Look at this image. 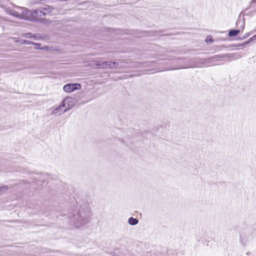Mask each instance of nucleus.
Instances as JSON below:
<instances>
[{"label": "nucleus", "mask_w": 256, "mask_h": 256, "mask_svg": "<svg viewBox=\"0 0 256 256\" xmlns=\"http://www.w3.org/2000/svg\"><path fill=\"white\" fill-rule=\"evenodd\" d=\"M7 13L14 17L24 20H28L32 16V12L25 8L17 7L16 10H8Z\"/></svg>", "instance_id": "nucleus-1"}, {"label": "nucleus", "mask_w": 256, "mask_h": 256, "mask_svg": "<svg viewBox=\"0 0 256 256\" xmlns=\"http://www.w3.org/2000/svg\"><path fill=\"white\" fill-rule=\"evenodd\" d=\"M70 222L75 227L79 228L88 224V220L84 214L76 212L70 216Z\"/></svg>", "instance_id": "nucleus-2"}, {"label": "nucleus", "mask_w": 256, "mask_h": 256, "mask_svg": "<svg viewBox=\"0 0 256 256\" xmlns=\"http://www.w3.org/2000/svg\"><path fill=\"white\" fill-rule=\"evenodd\" d=\"M56 14V10L49 6H45L38 10L32 12V16L34 17H41L43 16H52Z\"/></svg>", "instance_id": "nucleus-3"}, {"label": "nucleus", "mask_w": 256, "mask_h": 256, "mask_svg": "<svg viewBox=\"0 0 256 256\" xmlns=\"http://www.w3.org/2000/svg\"><path fill=\"white\" fill-rule=\"evenodd\" d=\"M76 104L75 100L72 97L66 98L61 104V106L65 108L64 112H66L72 108Z\"/></svg>", "instance_id": "nucleus-4"}, {"label": "nucleus", "mask_w": 256, "mask_h": 256, "mask_svg": "<svg viewBox=\"0 0 256 256\" xmlns=\"http://www.w3.org/2000/svg\"><path fill=\"white\" fill-rule=\"evenodd\" d=\"M80 88L81 86L78 84H68L63 87V90L66 92H72L75 90H78Z\"/></svg>", "instance_id": "nucleus-5"}, {"label": "nucleus", "mask_w": 256, "mask_h": 256, "mask_svg": "<svg viewBox=\"0 0 256 256\" xmlns=\"http://www.w3.org/2000/svg\"><path fill=\"white\" fill-rule=\"evenodd\" d=\"M96 65L103 68H113L118 66V64L116 62H102L100 61L96 63Z\"/></svg>", "instance_id": "nucleus-6"}, {"label": "nucleus", "mask_w": 256, "mask_h": 256, "mask_svg": "<svg viewBox=\"0 0 256 256\" xmlns=\"http://www.w3.org/2000/svg\"><path fill=\"white\" fill-rule=\"evenodd\" d=\"M64 108L63 106H61V104L59 106L53 107L52 108L51 114L53 116H58L62 114L64 112V110L62 109Z\"/></svg>", "instance_id": "nucleus-7"}, {"label": "nucleus", "mask_w": 256, "mask_h": 256, "mask_svg": "<svg viewBox=\"0 0 256 256\" xmlns=\"http://www.w3.org/2000/svg\"><path fill=\"white\" fill-rule=\"evenodd\" d=\"M22 36L26 38H32L34 40H37V36L34 34H32L31 33H26L22 34Z\"/></svg>", "instance_id": "nucleus-8"}, {"label": "nucleus", "mask_w": 256, "mask_h": 256, "mask_svg": "<svg viewBox=\"0 0 256 256\" xmlns=\"http://www.w3.org/2000/svg\"><path fill=\"white\" fill-rule=\"evenodd\" d=\"M240 32V30H230L228 36L232 37L238 35Z\"/></svg>", "instance_id": "nucleus-9"}, {"label": "nucleus", "mask_w": 256, "mask_h": 256, "mask_svg": "<svg viewBox=\"0 0 256 256\" xmlns=\"http://www.w3.org/2000/svg\"><path fill=\"white\" fill-rule=\"evenodd\" d=\"M128 224L132 226H134L138 224V220L132 217L130 218L128 220Z\"/></svg>", "instance_id": "nucleus-10"}, {"label": "nucleus", "mask_w": 256, "mask_h": 256, "mask_svg": "<svg viewBox=\"0 0 256 256\" xmlns=\"http://www.w3.org/2000/svg\"><path fill=\"white\" fill-rule=\"evenodd\" d=\"M21 44H34V43H33L29 40H21Z\"/></svg>", "instance_id": "nucleus-11"}, {"label": "nucleus", "mask_w": 256, "mask_h": 256, "mask_svg": "<svg viewBox=\"0 0 256 256\" xmlns=\"http://www.w3.org/2000/svg\"><path fill=\"white\" fill-rule=\"evenodd\" d=\"M8 190V187L6 186H4L0 187V194L6 192Z\"/></svg>", "instance_id": "nucleus-12"}, {"label": "nucleus", "mask_w": 256, "mask_h": 256, "mask_svg": "<svg viewBox=\"0 0 256 256\" xmlns=\"http://www.w3.org/2000/svg\"><path fill=\"white\" fill-rule=\"evenodd\" d=\"M220 58H224V57L230 58V56L229 54H227L225 55L224 56H220Z\"/></svg>", "instance_id": "nucleus-13"}, {"label": "nucleus", "mask_w": 256, "mask_h": 256, "mask_svg": "<svg viewBox=\"0 0 256 256\" xmlns=\"http://www.w3.org/2000/svg\"><path fill=\"white\" fill-rule=\"evenodd\" d=\"M249 42H250L248 41L246 42H244L242 44V46H244V44H248Z\"/></svg>", "instance_id": "nucleus-14"}, {"label": "nucleus", "mask_w": 256, "mask_h": 256, "mask_svg": "<svg viewBox=\"0 0 256 256\" xmlns=\"http://www.w3.org/2000/svg\"><path fill=\"white\" fill-rule=\"evenodd\" d=\"M250 36V34L248 33V34H246L245 36H244V38H246L248 36Z\"/></svg>", "instance_id": "nucleus-15"}, {"label": "nucleus", "mask_w": 256, "mask_h": 256, "mask_svg": "<svg viewBox=\"0 0 256 256\" xmlns=\"http://www.w3.org/2000/svg\"><path fill=\"white\" fill-rule=\"evenodd\" d=\"M242 22V30H243L244 29V22Z\"/></svg>", "instance_id": "nucleus-16"}, {"label": "nucleus", "mask_w": 256, "mask_h": 256, "mask_svg": "<svg viewBox=\"0 0 256 256\" xmlns=\"http://www.w3.org/2000/svg\"><path fill=\"white\" fill-rule=\"evenodd\" d=\"M252 38H250V39L248 40V41L249 42H250L251 41H252Z\"/></svg>", "instance_id": "nucleus-17"}, {"label": "nucleus", "mask_w": 256, "mask_h": 256, "mask_svg": "<svg viewBox=\"0 0 256 256\" xmlns=\"http://www.w3.org/2000/svg\"><path fill=\"white\" fill-rule=\"evenodd\" d=\"M255 37H256V34L254 36V38H255Z\"/></svg>", "instance_id": "nucleus-18"}]
</instances>
